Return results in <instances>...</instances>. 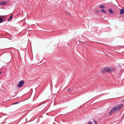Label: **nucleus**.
<instances>
[{
	"instance_id": "obj_20",
	"label": "nucleus",
	"mask_w": 124,
	"mask_h": 124,
	"mask_svg": "<svg viewBox=\"0 0 124 124\" xmlns=\"http://www.w3.org/2000/svg\"><path fill=\"white\" fill-rule=\"evenodd\" d=\"M5 21V20H4V21Z\"/></svg>"
},
{
	"instance_id": "obj_2",
	"label": "nucleus",
	"mask_w": 124,
	"mask_h": 124,
	"mask_svg": "<svg viewBox=\"0 0 124 124\" xmlns=\"http://www.w3.org/2000/svg\"><path fill=\"white\" fill-rule=\"evenodd\" d=\"M24 82L23 80H21L19 82L17 86L18 87H22L23 85Z\"/></svg>"
},
{
	"instance_id": "obj_8",
	"label": "nucleus",
	"mask_w": 124,
	"mask_h": 124,
	"mask_svg": "<svg viewBox=\"0 0 124 124\" xmlns=\"http://www.w3.org/2000/svg\"><path fill=\"white\" fill-rule=\"evenodd\" d=\"M101 11L102 13H107L106 12L105 10H104L102 9H101Z\"/></svg>"
},
{
	"instance_id": "obj_16",
	"label": "nucleus",
	"mask_w": 124,
	"mask_h": 124,
	"mask_svg": "<svg viewBox=\"0 0 124 124\" xmlns=\"http://www.w3.org/2000/svg\"><path fill=\"white\" fill-rule=\"evenodd\" d=\"M122 101L123 102H124V99H123L122 100Z\"/></svg>"
},
{
	"instance_id": "obj_6",
	"label": "nucleus",
	"mask_w": 124,
	"mask_h": 124,
	"mask_svg": "<svg viewBox=\"0 0 124 124\" xmlns=\"http://www.w3.org/2000/svg\"><path fill=\"white\" fill-rule=\"evenodd\" d=\"M7 3V2L5 1H2L0 2V4L2 6H4Z\"/></svg>"
},
{
	"instance_id": "obj_14",
	"label": "nucleus",
	"mask_w": 124,
	"mask_h": 124,
	"mask_svg": "<svg viewBox=\"0 0 124 124\" xmlns=\"http://www.w3.org/2000/svg\"><path fill=\"white\" fill-rule=\"evenodd\" d=\"M93 120L94 122L96 124H97V122L94 119H93Z\"/></svg>"
},
{
	"instance_id": "obj_18",
	"label": "nucleus",
	"mask_w": 124,
	"mask_h": 124,
	"mask_svg": "<svg viewBox=\"0 0 124 124\" xmlns=\"http://www.w3.org/2000/svg\"><path fill=\"white\" fill-rule=\"evenodd\" d=\"M1 73V72L0 71V74Z\"/></svg>"
},
{
	"instance_id": "obj_11",
	"label": "nucleus",
	"mask_w": 124,
	"mask_h": 124,
	"mask_svg": "<svg viewBox=\"0 0 124 124\" xmlns=\"http://www.w3.org/2000/svg\"><path fill=\"white\" fill-rule=\"evenodd\" d=\"M13 16V15H12L10 16V17L9 18V19H8V21H9V20H10L12 19V17Z\"/></svg>"
},
{
	"instance_id": "obj_9",
	"label": "nucleus",
	"mask_w": 124,
	"mask_h": 124,
	"mask_svg": "<svg viewBox=\"0 0 124 124\" xmlns=\"http://www.w3.org/2000/svg\"><path fill=\"white\" fill-rule=\"evenodd\" d=\"M3 19L1 17H0V22L1 23L2 22Z\"/></svg>"
},
{
	"instance_id": "obj_12",
	"label": "nucleus",
	"mask_w": 124,
	"mask_h": 124,
	"mask_svg": "<svg viewBox=\"0 0 124 124\" xmlns=\"http://www.w3.org/2000/svg\"><path fill=\"white\" fill-rule=\"evenodd\" d=\"M88 123V124H92V122L90 121H89Z\"/></svg>"
},
{
	"instance_id": "obj_3",
	"label": "nucleus",
	"mask_w": 124,
	"mask_h": 124,
	"mask_svg": "<svg viewBox=\"0 0 124 124\" xmlns=\"http://www.w3.org/2000/svg\"><path fill=\"white\" fill-rule=\"evenodd\" d=\"M116 112H117V111H116L115 108L114 107L110 110L109 114L111 115V113H115Z\"/></svg>"
},
{
	"instance_id": "obj_15",
	"label": "nucleus",
	"mask_w": 124,
	"mask_h": 124,
	"mask_svg": "<svg viewBox=\"0 0 124 124\" xmlns=\"http://www.w3.org/2000/svg\"><path fill=\"white\" fill-rule=\"evenodd\" d=\"M67 90L68 91H71V89H70V88H69V89H68Z\"/></svg>"
},
{
	"instance_id": "obj_19",
	"label": "nucleus",
	"mask_w": 124,
	"mask_h": 124,
	"mask_svg": "<svg viewBox=\"0 0 124 124\" xmlns=\"http://www.w3.org/2000/svg\"><path fill=\"white\" fill-rule=\"evenodd\" d=\"M0 90L1 91H3L1 89Z\"/></svg>"
},
{
	"instance_id": "obj_5",
	"label": "nucleus",
	"mask_w": 124,
	"mask_h": 124,
	"mask_svg": "<svg viewBox=\"0 0 124 124\" xmlns=\"http://www.w3.org/2000/svg\"><path fill=\"white\" fill-rule=\"evenodd\" d=\"M120 15L123 14L124 13V7L120 10Z\"/></svg>"
},
{
	"instance_id": "obj_1",
	"label": "nucleus",
	"mask_w": 124,
	"mask_h": 124,
	"mask_svg": "<svg viewBox=\"0 0 124 124\" xmlns=\"http://www.w3.org/2000/svg\"><path fill=\"white\" fill-rule=\"evenodd\" d=\"M115 70L114 68L110 67H106L103 68L102 70V72H106L108 73H111Z\"/></svg>"
},
{
	"instance_id": "obj_4",
	"label": "nucleus",
	"mask_w": 124,
	"mask_h": 124,
	"mask_svg": "<svg viewBox=\"0 0 124 124\" xmlns=\"http://www.w3.org/2000/svg\"><path fill=\"white\" fill-rule=\"evenodd\" d=\"M122 106L123 105H118L114 107L115 108L116 111H118Z\"/></svg>"
},
{
	"instance_id": "obj_7",
	"label": "nucleus",
	"mask_w": 124,
	"mask_h": 124,
	"mask_svg": "<svg viewBox=\"0 0 124 124\" xmlns=\"http://www.w3.org/2000/svg\"><path fill=\"white\" fill-rule=\"evenodd\" d=\"M108 11L111 14H114V13L112 9H108Z\"/></svg>"
},
{
	"instance_id": "obj_10",
	"label": "nucleus",
	"mask_w": 124,
	"mask_h": 124,
	"mask_svg": "<svg viewBox=\"0 0 124 124\" xmlns=\"http://www.w3.org/2000/svg\"><path fill=\"white\" fill-rule=\"evenodd\" d=\"M105 7V6L104 5H101L99 7L100 8H103Z\"/></svg>"
},
{
	"instance_id": "obj_17",
	"label": "nucleus",
	"mask_w": 124,
	"mask_h": 124,
	"mask_svg": "<svg viewBox=\"0 0 124 124\" xmlns=\"http://www.w3.org/2000/svg\"><path fill=\"white\" fill-rule=\"evenodd\" d=\"M32 89H31V90H30V91H32Z\"/></svg>"
},
{
	"instance_id": "obj_13",
	"label": "nucleus",
	"mask_w": 124,
	"mask_h": 124,
	"mask_svg": "<svg viewBox=\"0 0 124 124\" xmlns=\"http://www.w3.org/2000/svg\"><path fill=\"white\" fill-rule=\"evenodd\" d=\"M18 103H19V102H17L16 103H14L12 104V105H15V104H18Z\"/></svg>"
}]
</instances>
